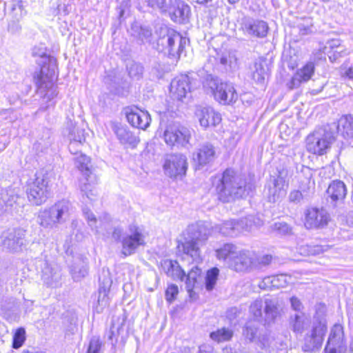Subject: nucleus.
Instances as JSON below:
<instances>
[{
	"label": "nucleus",
	"instance_id": "1a4fd4ad",
	"mask_svg": "<svg viewBox=\"0 0 353 353\" xmlns=\"http://www.w3.org/2000/svg\"><path fill=\"white\" fill-rule=\"evenodd\" d=\"M159 136L161 137L165 143L171 147L185 148L190 143L191 139L190 130L179 124L170 123L165 126H161L159 130Z\"/></svg>",
	"mask_w": 353,
	"mask_h": 353
},
{
	"label": "nucleus",
	"instance_id": "09e8293b",
	"mask_svg": "<svg viewBox=\"0 0 353 353\" xmlns=\"http://www.w3.org/2000/svg\"><path fill=\"white\" fill-rule=\"evenodd\" d=\"M26 340V331L23 328L17 329L13 336L12 347L18 349L22 346Z\"/></svg>",
	"mask_w": 353,
	"mask_h": 353
},
{
	"label": "nucleus",
	"instance_id": "49530a36",
	"mask_svg": "<svg viewBox=\"0 0 353 353\" xmlns=\"http://www.w3.org/2000/svg\"><path fill=\"white\" fill-rule=\"evenodd\" d=\"M272 276L274 288H284L287 286L288 284L292 282V276L285 274H281Z\"/></svg>",
	"mask_w": 353,
	"mask_h": 353
},
{
	"label": "nucleus",
	"instance_id": "dca6fc26",
	"mask_svg": "<svg viewBox=\"0 0 353 353\" xmlns=\"http://www.w3.org/2000/svg\"><path fill=\"white\" fill-rule=\"evenodd\" d=\"M83 213L88 224L96 234L105 236L106 234L110 232L112 230L111 219L108 214H105L103 217L97 219L88 208H83Z\"/></svg>",
	"mask_w": 353,
	"mask_h": 353
},
{
	"label": "nucleus",
	"instance_id": "6e6d98bb",
	"mask_svg": "<svg viewBox=\"0 0 353 353\" xmlns=\"http://www.w3.org/2000/svg\"><path fill=\"white\" fill-rule=\"evenodd\" d=\"M148 6L153 8H158L162 12L166 11V3L165 0H145Z\"/></svg>",
	"mask_w": 353,
	"mask_h": 353
},
{
	"label": "nucleus",
	"instance_id": "9d476101",
	"mask_svg": "<svg viewBox=\"0 0 353 353\" xmlns=\"http://www.w3.org/2000/svg\"><path fill=\"white\" fill-rule=\"evenodd\" d=\"M244 336L250 341H255L265 351L274 352L283 347V343L272 333L261 332L254 325H247L243 330Z\"/></svg>",
	"mask_w": 353,
	"mask_h": 353
},
{
	"label": "nucleus",
	"instance_id": "423d86ee",
	"mask_svg": "<svg viewBox=\"0 0 353 353\" xmlns=\"http://www.w3.org/2000/svg\"><path fill=\"white\" fill-rule=\"evenodd\" d=\"M203 87L221 105H232L238 100L239 94L234 85L230 82L209 76L206 78Z\"/></svg>",
	"mask_w": 353,
	"mask_h": 353
},
{
	"label": "nucleus",
	"instance_id": "2eb2a0df",
	"mask_svg": "<svg viewBox=\"0 0 353 353\" xmlns=\"http://www.w3.org/2000/svg\"><path fill=\"white\" fill-rule=\"evenodd\" d=\"M346 350L343 327L340 324H335L330 330L324 353H345Z\"/></svg>",
	"mask_w": 353,
	"mask_h": 353
},
{
	"label": "nucleus",
	"instance_id": "13d9d810",
	"mask_svg": "<svg viewBox=\"0 0 353 353\" xmlns=\"http://www.w3.org/2000/svg\"><path fill=\"white\" fill-rule=\"evenodd\" d=\"M303 196L299 190H293L289 194V201L293 203H299Z\"/></svg>",
	"mask_w": 353,
	"mask_h": 353
},
{
	"label": "nucleus",
	"instance_id": "e433bc0d",
	"mask_svg": "<svg viewBox=\"0 0 353 353\" xmlns=\"http://www.w3.org/2000/svg\"><path fill=\"white\" fill-rule=\"evenodd\" d=\"M219 59L225 69L233 70L237 67V58L234 52L224 50L219 54Z\"/></svg>",
	"mask_w": 353,
	"mask_h": 353
},
{
	"label": "nucleus",
	"instance_id": "58836bf2",
	"mask_svg": "<svg viewBox=\"0 0 353 353\" xmlns=\"http://www.w3.org/2000/svg\"><path fill=\"white\" fill-rule=\"evenodd\" d=\"M252 77L253 80L259 84H263L268 77L266 68L261 63H255L252 68Z\"/></svg>",
	"mask_w": 353,
	"mask_h": 353
},
{
	"label": "nucleus",
	"instance_id": "4d7b16f0",
	"mask_svg": "<svg viewBox=\"0 0 353 353\" xmlns=\"http://www.w3.org/2000/svg\"><path fill=\"white\" fill-rule=\"evenodd\" d=\"M290 303L292 308L295 311L300 312L303 309V303L300 299L296 296H292L290 298Z\"/></svg>",
	"mask_w": 353,
	"mask_h": 353
},
{
	"label": "nucleus",
	"instance_id": "4be33fe9",
	"mask_svg": "<svg viewBox=\"0 0 353 353\" xmlns=\"http://www.w3.org/2000/svg\"><path fill=\"white\" fill-rule=\"evenodd\" d=\"M252 264V257L248 250L239 249L230 260L229 268L236 272H245Z\"/></svg>",
	"mask_w": 353,
	"mask_h": 353
},
{
	"label": "nucleus",
	"instance_id": "8fccbe9b",
	"mask_svg": "<svg viewBox=\"0 0 353 353\" xmlns=\"http://www.w3.org/2000/svg\"><path fill=\"white\" fill-rule=\"evenodd\" d=\"M263 307V303L261 299H257L251 304L250 307V311L256 319L261 317Z\"/></svg>",
	"mask_w": 353,
	"mask_h": 353
},
{
	"label": "nucleus",
	"instance_id": "680f3d73",
	"mask_svg": "<svg viewBox=\"0 0 353 353\" xmlns=\"http://www.w3.org/2000/svg\"><path fill=\"white\" fill-rule=\"evenodd\" d=\"M139 34H140V37H141L142 38L148 39L151 37L152 31L150 29H149L146 27L141 28V32H140Z\"/></svg>",
	"mask_w": 353,
	"mask_h": 353
},
{
	"label": "nucleus",
	"instance_id": "a18cd8bd",
	"mask_svg": "<svg viewBox=\"0 0 353 353\" xmlns=\"http://www.w3.org/2000/svg\"><path fill=\"white\" fill-rule=\"evenodd\" d=\"M219 274V270L217 268H213L208 270L205 277V287L208 290H212L216 285L217 278Z\"/></svg>",
	"mask_w": 353,
	"mask_h": 353
},
{
	"label": "nucleus",
	"instance_id": "c03bdc74",
	"mask_svg": "<svg viewBox=\"0 0 353 353\" xmlns=\"http://www.w3.org/2000/svg\"><path fill=\"white\" fill-rule=\"evenodd\" d=\"M264 312L266 320H273L279 313L276 302L273 299H266L265 300Z\"/></svg>",
	"mask_w": 353,
	"mask_h": 353
},
{
	"label": "nucleus",
	"instance_id": "0eeeda50",
	"mask_svg": "<svg viewBox=\"0 0 353 353\" xmlns=\"http://www.w3.org/2000/svg\"><path fill=\"white\" fill-rule=\"evenodd\" d=\"M76 154L74 159L77 168L81 172L83 176L79 179V187L86 198L92 201L97 195V190L94 186L96 177L92 174L90 170V159L88 157L81 153L78 154L73 150Z\"/></svg>",
	"mask_w": 353,
	"mask_h": 353
},
{
	"label": "nucleus",
	"instance_id": "864d4df0",
	"mask_svg": "<svg viewBox=\"0 0 353 353\" xmlns=\"http://www.w3.org/2000/svg\"><path fill=\"white\" fill-rule=\"evenodd\" d=\"M101 347V342L98 337H92L89 343L87 353H99Z\"/></svg>",
	"mask_w": 353,
	"mask_h": 353
},
{
	"label": "nucleus",
	"instance_id": "774afa93",
	"mask_svg": "<svg viewBox=\"0 0 353 353\" xmlns=\"http://www.w3.org/2000/svg\"><path fill=\"white\" fill-rule=\"evenodd\" d=\"M271 259H272L271 256L266 255L263 257L261 262L263 263L268 264L270 262Z\"/></svg>",
	"mask_w": 353,
	"mask_h": 353
},
{
	"label": "nucleus",
	"instance_id": "4c0bfd02",
	"mask_svg": "<svg viewBox=\"0 0 353 353\" xmlns=\"http://www.w3.org/2000/svg\"><path fill=\"white\" fill-rule=\"evenodd\" d=\"M238 223H239L240 232L243 230L252 231L254 228H257L263 224L262 220L252 215L238 221Z\"/></svg>",
	"mask_w": 353,
	"mask_h": 353
},
{
	"label": "nucleus",
	"instance_id": "f704fd0d",
	"mask_svg": "<svg viewBox=\"0 0 353 353\" xmlns=\"http://www.w3.org/2000/svg\"><path fill=\"white\" fill-rule=\"evenodd\" d=\"M308 325V321L304 314H295L290 319V327L296 334H302Z\"/></svg>",
	"mask_w": 353,
	"mask_h": 353
},
{
	"label": "nucleus",
	"instance_id": "b1692460",
	"mask_svg": "<svg viewBox=\"0 0 353 353\" xmlns=\"http://www.w3.org/2000/svg\"><path fill=\"white\" fill-rule=\"evenodd\" d=\"M111 127L121 143L134 146L139 143V139L128 129L126 125L112 122L111 123Z\"/></svg>",
	"mask_w": 353,
	"mask_h": 353
},
{
	"label": "nucleus",
	"instance_id": "473e14b6",
	"mask_svg": "<svg viewBox=\"0 0 353 353\" xmlns=\"http://www.w3.org/2000/svg\"><path fill=\"white\" fill-rule=\"evenodd\" d=\"M338 131L344 137L353 138V117L351 115L341 117L338 123Z\"/></svg>",
	"mask_w": 353,
	"mask_h": 353
},
{
	"label": "nucleus",
	"instance_id": "338daca9",
	"mask_svg": "<svg viewBox=\"0 0 353 353\" xmlns=\"http://www.w3.org/2000/svg\"><path fill=\"white\" fill-rule=\"evenodd\" d=\"M121 230L119 228L114 229L112 232V236L115 239H119L121 237Z\"/></svg>",
	"mask_w": 353,
	"mask_h": 353
},
{
	"label": "nucleus",
	"instance_id": "ea45409f",
	"mask_svg": "<svg viewBox=\"0 0 353 353\" xmlns=\"http://www.w3.org/2000/svg\"><path fill=\"white\" fill-rule=\"evenodd\" d=\"M219 232L226 236H236L240 232L239 223L233 220L225 221L219 228Z\"/></svg>",
	"mask_w": 353,
	"mask_h": 353
},
{
	"label": "nucleus",
	"instance_id": "72a5a7b5",
	"mask_svg": "<svg viewBox=\"0 0 353 353\" xmlns=\"http://www.w3.org/2000/svg\"><path fill=\"white\" fill-rule=\"evenodd\" d=\"M164 269H166V274L173 279L183 280L185 276L183 270L179 266L176 261H165L163 263Z\"/></svg>",
	"mask_w": 353,
	"mask_h": 353
},
{
	"label": "nucleus",
	"instance_id": "ddd939ff",
	"mask_svg": "<svg viewBox=\"0 0 353 353\" xmlns=\"http://www.w3.org/2000/svg\"><path fill=\"white\" fill-rule=\"evenodd\" d=\"M121 241L122 254L129 256L133 254L139 246L145 244V236L138 226L131 225L128 232L122 236Z\"/></svg>",
	"mask_w": 353,
	"mask_h": 353
},
{
	"label": "nucleus",
	"instance_id": "9b49d317",
	"mask_svg": "<svg viewBox=\"0 0 353 353\" xmlns=\"http://www.w3.org/2000/svg\"><path fill=\"white\" fill-rule=\"evenodd\" d=\"M160 32L163 35L160 36L158 40L159 45L163 46V50L169 56L179 57L186 43L185 39L175 30L166 26L161 27Z\"/></svg>",
	"mask_w": 353,
	"mask_h": 353
},
{
	"label": "nucleus",
	"instance_id": "2f4dec72",
	"mask_svg": "<svg viewBox=\"0 0 353 353\" xmlns=\"http://www.w3.org/2000/svg\"><path fill=\"white\" fill-rule=\"evenodd\" d=\"M239 249L235 245L225 243L215 250L216 257L219 261H225L229 267L230 260L233 259Z\"/></svg>",
	"mask_w": 353,
	"mask_h": 353
},
{
	"label": "nucleus",
	"instance_id": "c756f323",
	"mask_svg": "<svg viewBox=\"0 0 353 353\" xmlns=\"http://www.w3.org/2000/svg\"><path fill=\"white\" fill-rule=\"evenodd\" d=\"M17 199L12 191L3 190L0 193V214L11 212Z\"/></svg>",
	"mask_w": 353,
	"mask_h": 353
},
{
	"label": "nucleus",
	"instance_id": "69168bd1",
	"mask_svg": "<svg viewBox=\"0 0 353 353\" xmlns=\"http://www.w3.org/2000/svg\"><path fill=\"white\" fill-rule=\"evenodd\" d=\"M199 353H213V347L210 345H202L199 347Z\"/></svg>",
	"mask_w": 353,
	"mask_h": 353
},
{
	"label": "nucleus",
	"instance_id": "20e7f679",
	"mask_svg": "<svg viewBox=\"0 0 353 353\" xmlns=\"http://www.w3.org/2000/svg\"><path fill=\"white\" fill-rule=\"evenodd\" d=\"M188 234L190 239L181 244L183 254L190 257L193 262L196 263L201 261L199 245L204 242L212 234L211 229L203 222L192 224L188 228Z\"/></svg>",
	"mask_w": 353,
	"mask_h": 353
},
{
	"label": "nucleus",
	"instance_id": "c85d7f7f",
	"mask_svg": "<svg viewBox=\"0 0 353 353\" xmlns=\"http://www.w3.org/2000/svg\"><path fill=\"white\" fill-rule=\"evenodd\" d=\"M174 10L170 14L172 21L177 23H184L190 14V6L181 0H174Z\"/></svg>",
	"mask_w": 353,
	"mask_h": 353
},
{
	"label": "nucleus",
	"instance_id": "bf43d9fd",
	"mask_svg": "<svg viewBox=\"0 0 353 353\" xmlns=\"http://www.w3.org/2000/svg\"><path fill=\"white\" fill-rule=\"evenodd\" d=\"M142 67L137 63H132L130 67L128 68V72L131 77H136L142 73Z\"/></svg>",
	"mask_w": 353,
	"mask_h": 353
},
{
	"label": "nucleus",
	"instance_id": "e2e57ef3",
	"mask_svg": "<svg viewBox=\"0 0 353 353\" xmlns=\"http://www.w3.org/2000/svg\"><path fill=\"white\" fill-rule=\"evenodd\" d=\"M341 75L343 77L353 80V68L350 67L345 69L344 71L341 72Z\"/></svg>",
	"mask_w": 353,
	"mask_h": 353
},
{
	"label": "nucleus",
	"instance_id": "aec40b11",
	"mask_svg": "<svg viewBox=\"0 0 353 353\" xmlns=\"http://www.w3.org/2000/svg\"><path fill=\"white\" fill-rule=\"evenodd\" d=\"M201 127L207 128L216 126L221 121V114L210 107H200L195 112Z\"/></svg>",
	"mask_w": 353,
	"mask_h": 353
},
{
	"label": "nucleus",
	"instance_id": "c9c22d12",
	"mask_svg": "<svg viewBox=\"0 0 353 353\" xmlns=\"http://www.w3.org/2000/svg\"><path fill=\"white\" fill-rule=\"evenodd\" d=\"M69 139L70 140L69 150L70 152H73L76 146L82 144L85 141L83 130L74 127L69 132Z\"/></svg>",
	"mask_w": 353,
	"mask_h": 353
},
{
	"label": "nucleus",
	"instance_id": "6ab92c4d",
	"mask_svg": "<svg viewBox=\"0 0 353 353\" xmlns=\"http://www.w3.org/2000/svg\"><path fill=\"white\" fill-rule=\"evenodd\" d=\"M242 29L248 35L263 38L267 35L269 28L264 21L245 17L242 21Z\"/></svg>",
	"mask_w": 353,
	"mask_h": 353
},
{
	"label": "nucleus",
	"instance_id": "f257e3e1",
	"mask_svg": "<svg viewBox=\"0 0 353 353\" xmlns=\"http://www.w3.org/2000/svg\"><path fill=\"white\" fill-rule=\"evenodd\" d=\"M32 56L38 58L36 61L41 66V70L34 76L38 89L42 92L52 90V94H54L53 88L57 77V59L48 55L46 48L43 46L34 48Z\"/></svg>",
	"mask_w": 353,
	"mask_h": 353
},
{
	"label": "nucleus",
	"instance_id": "cd10ccee",
	"mask_svg": "<svg viewBox=\"0 0 353 353\" xmlns=\"http://www.w3.org/2000/svg\"><path fill=\"white\" fill-rule=\"evenodd\" d=\"M287 185L285 180L278 176L274 180L273 186L269 189V200L276 202L283 198L286 194Z\"/></svg>",
	"mask_w": 353,
	"mask_h": 353
},
{
	"label": "nucleus",
	"instance_id": "603ef678",
	"mask_svg": "<svg viewBox=\"0 0 353 353\" xmlns=\"http://www.w3.org/2000/svg\"><path fill=\"white\" fill-rule=\"evenodd\" d=\"M179 293V289L177 285L174 284L169 285L165 291V299L168 302L172 303L175 300Z\"/></svg>",
	"mask_w": 353,
	"mask_h": 353
},
{
	"label": "nucleus",
	"instance_id": "6e6552de",
	"mask_svg": "<svg viewBox=\"0 0 353 353\" xmlns=\"http://www.w3.org/2000/svg\"><path fill=\"white\" fill-rule=\"evenodd\" d=\"M53 179L54 174L52 172L41 170L36 174L34 181L27 190L28 201L32 204L40 205L46 201Z\"/></svg>",
	"mask_w": 353,
	"mask_h": 353
},
{
	"label": "nucleus",
	"instance_id": "393cba45",
	"mask_svg": "<svg viewBox=\"0 0 353 353\" xmlns=\"http://www.w3.org/2000/svg\"><path fill=\"white\" fill-rule=\"evenodd\" d=\"M314 72V65L312 62L307 63L303 68L298 70L288 83L290 89L299 87L301 83L308 81Z\"/></svg>",
	"mask_w": 353,
	"mask_h": 353
},
{
	"label": "nucleus",
	"instance_id": "de8ad7c7",
	"mask_svg": "<svg viewBox=\"0 0 353 353\" xmlns=\"http://www.w3.org/2000/svg\"><path fill=\"white\" fill-rule=\"evenodd\" d=\"M12 14L13 18L17 21L26 14V11L21 1H14L12 3Z\"/></svg>",
	"mask_w": 353,
	"mask_h": 353
},
{
	"label": "nucleus",
	"instance_id": "39448f33",
	"mask_svg": "<svg viewBox=\"0 0 353 353\" xmlns=\"http://www.w3.org/2000/svg\"><path fill=\"white\" fill-rule=\"evenodd\" d=\"M216 191L223 202L242 197L245 192V181L233 170L227 169L223 173L220 184L216 186Z\"/></svg>",
	"mask_w": 353,
	"mask_h": 353
},
{
	"label": "nucleus",
	"instance_id": "0e129e2a",
	"mask_svg": "<svg viewBox=\"0 0 353 353\" xmlns=\"http://www.w3.org/2000/svg\"><path fill=\"white\" fill-rule=\"evenodd\" d=\"M312 32V26H299V33L301 35H307Z\"/></svg>",
	"mask_w": 353,
	"mask_h": 353
},
{
	"label": "nucleus",
	"instance_id": "37998d69",
	"mask_svg": "<svg viewBox=\"0 0 353 353\" xmlns=\"http://www.w3.org/2000/svg\"><path fill=\"white\" fill-rule=\"evenodd\" d=\"M327 250V246L319 245H305L299 248V252L302 255H316L323 253Z\"/></svg>",
	"mask_w": 353,
	"mask_h": 353
},
{
	"label": "nucleus",
	"instance_id": "a211bd4d",
	"mask_svg": "<svg viewBox=\"0 0 353 353\" xmlns=\"http://www.w3.org/2000/svg\"><path fill=\"white\" fill-rule=\"evenodd\" d=\"M125 115L128 121L133 127L141 130H146L151 121L149 113L137 107H130L125 110Z\"/></svg>",
	"mask_w": 353,
	"mask_h": 353
},
{
	"label": "nucleus",
	"instance_id": "f3484780",
	"mask_svg": "<svg viewBox=\"0 0 353 353\" xmlns=\"http://www.w3.org/2000/svg\"><path fill=\"white\" fill-rule=\"evenodd\" d=\"M330 221V216L323 208H312L305 212L304 225L307 229L323 228Z\"/></svg>",
	"mask_w": 353,
	"mask_h": 353
},
{
	"label": "nucleus",
	"instance_id": "f03ea898",
	"mask_svg": "<svg viewBox=\"0 0 353 353\" xmlns=\"http://www.w3.org/2000/svg\"><path fill=\"white\" fill-rule=\"evenodd\" d=\"M314 310L311 329L304 338L302 347L304 352L319 350L322 346L327 332L326 305L323 303H318L315 305Z\"/></svg>",
	"mask_w": 353,
	"mask_h": 353
},
{
	"label": "nucleus",
	"instance_id": "4468645a",
	"mask_svg": "<svg viewBox=\"0 0 353 353\" xmlns=\"http://www.w3.org/2000/svg\"><path fill=\"white\" fill-rule=\"evenodd\" d=\"M188 167V159L181 153L168 155L163 164L165 174L171 178L185 176Z\"/></svg>",
	"mask_w": 353,
	"mask_h": 353
},
{
	"label": "nucleus",
	"instance_id": "7c9ffc66",
	"mask_svg": "<svg viewBox=\"0 0 353 353\" xmlns=\"http://www.w3.org/2000/svg\"><path fill=\"white\" fill-rule=\"evenodd\" d=\"M70 273L74 281H79L88 274L87 263L80 255L77 256L70 267Z\"/></svg>",
	"mask_w": 353,
	"mask_h": 353
},
{
	"label": "nucleus",
	"instance_id": "052dcab7",
	"mask_svg": "<svg viewBox=\"0 0 353 353\" xmlns=\"http://www.w3.org/2000/svg\"><path fill=\"white\" fill-rule=\"evenodd\" d=\"M21 28V26L19 24V21H14L8 25V31L12 34L19 32Z\"/></svg>",
	"mask_w": 353,
	"mask_h": 353
},
{
	"label": "nucleus",
	"instance_id": "79ce46f5",
	"mask_svg": "<svg viewBox=\"0 0 353 353\" xmlns=\"http://www.w3.org/2000/svg\"><path fill=\"white\" fill-rule=\"evenodd\" d=\"M201 274V270L196 265L192 267L191 270L188 272L186 276V289L190 292L193 288L196 283L197 282V279Z\"/></svg>",
	"mask_w": 353,
	"mask_h": 353
},
{
	"label": "nucleus",
	"instance_id": "412c9836",
	"mask_svg": "<svg viewBox=\"0 0 353 353\" xmlns=\"http://www.w3.org/2000/svg\"><path fill=\"white\" fill-rule=\"evenodd\" d=\"M190 81L187 75H180L174 78L170 87L172 97L177 100H182L190 92Z\"/></svg>",
	"mask_w": 353,
	"mask_h": 353
},
{
	"label": "nucleus",
	"instance_id": "bb28decb",
	"mask_svg": "<svg viewBox=\"0 0 353 353\" xmlns=\"http://www.w3.org/2000/svg\"><path fill=\"white\" fill-rule=\"evenodd\" d=\"M327 194L333 203L343 201L347 194L345 185L341 181H334L330 184Z\"/></svg>",
	"mask_w": 353,
	"mask_h": 353
},
{
	"label": "nucleus",
	"instance_id": "5fc2aeb1",
	"mask_svg": "<svg viewBox=\"0 0 353 353\" xmlns=\"http://www.w3.org/2000/svg\"><path fill=\"white\" fill-rule=\"evenodd\" d=\"M273 276L264 277L259 283V287L263 290H271L274 288L273 283Z\"/></svg>",
	"mask_w": 353,
	"mask_h": 353
},
{
	"label": "nucleus",
	"instance_id": "a19ab883",
	"mask_svg": "<svg viewBox=\"0 0 353 353\" xmlns=\"http://www.w3.org/2000/svg\"><path fill=\"white\" fill-rule=\"evenodd\" d=\"M232 336V330L225 327L219 329L210 334V338L218 343L229 341Z\"/></svg>",
	"mask_w": 353,
	"mask_h": 353
},
{
	"label": "nucleus",
	"instance_id": "3c124183",
	"mask_svg": "<svg viewBox=\"0 0 353 353\" xmlns=\"http://www.w3.org/2000/svg\"><path fill=\"white\" fill-rule=\"evenodd\" d=\"M272 229L279 234H288L291 232V228L285 222H275Z\"/></svg>",
	"mask_w": 353,
	"mask_h": 353
},
{
	"label": "nucleus",
	"instance_id": "a878e982",
	"mask_svg": "<svg viewBox=\"0 0 353 353\" xmlns=\"http://www.w3.org/2000/svg\"><path fill=\"white\" fill-rule=\"evenodd\" d=\"M215 158V150L211 144H203L193 154L192 159L199 166H204L212 162Z\"/></svg>",
	"mask_w": 353,
	"mask_h": 353
},
{
	"label": "nucleus",
	"instance_id": "f8f14e48",
	"mask_svg": "<svg viewBox=\"0 0 353 353\" xmlns=\"http://www.w3.org/2000/svg\"><path fill=\"white\" fill-rule=\"evenodd\" d=\"M334 141L330 132L324 129H319L310 134L306 139L307 150L312 154H325Z\"/></svg>",
	"mask_w": 353,
	"mask_h": 353
},
{
	"label": "nucleus",
	"instance_id": "7ed1b4c3",
	"mask_svg": "<svg viewBox=\"0 0 353 353\" xmlns=\"http://www.w3.org/2000/svg\"><path fill=\"white\" fill-rule=\"evenodd\" d=\"M73 212L72 203L63 199L51 207L41 210L38 214L37 223L43 228L52 229L67 221Z\"/></svg>",
	"mask_w": 353,
	"mask_h": 353
},
{
	"label": "nucleus",
	"instance_id": "5701e85b",
	"mask_svg": "<svg viewBox=\"0 0 353 353\" xmlns=\"http://www.w3.org/2000/svg\"><path fill=\"white\" fill-rule=\"evenodd\" d=\"M25 230L15 229L2 236V245L4 248L17 251L24 243Z\"/></svg>",
	"mask_w": 353,
	"mask_h": 353
}]
</instances>
